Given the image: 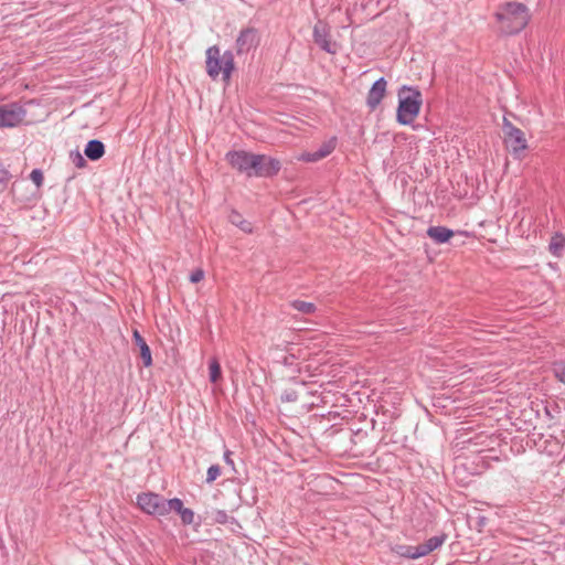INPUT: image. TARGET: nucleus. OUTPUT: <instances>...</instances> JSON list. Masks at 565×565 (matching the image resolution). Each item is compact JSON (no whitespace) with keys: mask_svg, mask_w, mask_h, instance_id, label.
<instances>
[{"mask_svg":"<svg viewBox=\"0 0 565 565\" xmlns=\"http://www.w3.org/2000/svg\"><path fill=\"white\" fill-rule=\"evenodd\" d=\"M315 43L327 53H335L334 45L331 43L330 34L327 25L319 21L313 26Z\"/></svg>","mask_w":565,"mask_h":565,"instance_id":"11","label":"nucleus"},{"mask_svg":"<svg viewBox=\"0 0 565 565\" xmlns=\"http://www.w3.org/2000/svg\"><path fill=\"white\" fill-rule=\"evenodd\" d=\"M422 93L417 87L404 85L398 92L396 120L398 124L411 125L420 111Z\"/></svg>","mask_w":565,"mask_h":565,"instance_id":"2","label":"nucleus"},{"mask_svg":"<svg viewBox=\"0 0 565 565\" xmlns=\"http://www.w3.org/2000/svg\"><path fill=\"white\" fill-rule=\"evenodd\" d=\"M503 130L505 132L504 143L515 158H520L521 153L527 148V141L521 129L513 126L504 119Z\"/></svg>","mask_w":565,"mask_h":565,"instance_id":"7","label":"nucleus"},{"mask_svg":"<svg viewBox=\"0 0 565 565\" xmlns=\"http://www.w3.org/2000/svg\"><path fill=\"white\" fill-rule=\"evenodd\" d=\"M290 307L305 315H311L317 310V307L313 302L303 300H294L290 302Z\"/></svg>","mask_w":565,"mask_h":565,"instance_id":"19","label":"nucleus"},{"mask_svg":"<svg viewBox=\"0 0 565 565\" xmlns=\"http://www.w3.org/2000/svg\"><path fill=\"white\" fill-rule=\"evenodd\" d=\"M427 235L434 239L435 243L443 244L452 237L454 232L445 226H430L427 230Z\"/></svg>","mask_w":565,"mask_h":565,"instance_id":"16","label":"nucleus"},{"mask_svg":"<svg viewBox=\"0 0 565 565\" xmlns=\"http://www.w3.org/2000/svg\"><path fill=\"white\" fill-rule=\"evenodd\" d=\"M204 278V271L202 269H195L190 275L191 282H199Z\"/></svg>","mask_w":565,"mask_h":565,"instance_id":"30","label":"nucleus"},{"mask_svg":"<svg viewBox=\"0 0 565 565\" xmlns=\"http://www.w3.org/2000/svg\"><path fill=\"white\" fill-rule=\"evenodd\" d=\"M223 459L227 466H230L233 470L235 469L234 460L232 459V451L226 450L224 452Z\"/></svg>","mask_w":565,"mask_h":565,"instance_id":"31","label":"nucleus"},{"mask_svg":"<svg viewBox=\"0 0 565 565\" xmlns=\"http://www.w3.org/2000/svg\"><path fill=\"white\" fill-rule=\"evenodd\" d=\"M228 221L244 233H252L253 225L245 220L237 211L233 210L228 215Z\"/></svg>","mask_w":565,"mask_h":565,"instance_id":"17","label":"nucleus"},{"mask_svg":"<svg viewBox=\"0 0 565 565\" xmlns=\"http://www.w3.org/2000/svg\"><path fill=\"white\" fill-rule=\"evenodd\" d=\"M260 43L259 31L254 26L243 28L235 41L237 56H246L254 53Z\"/></svg>","mask_w":565,"mask_h":565,"instance_id":"6","label":"nucleus"},{"mask_svg":"<svg viewBox=\"0 0 565 565\" xmlns=\"http://www.w3.org/2000/svg\"><path fill=\"white\" fill-rule=\"evenodd\" d=\"M228 514L224 510H216L214 512V521L218 524H226L228 522Z\"/></svg>","mask_w":565,"mask_h":565,"instance_id":"28","label":"nucleus"},{"mask_svg":"<svg viewBox=\"0 0 565 565\" xmlns=\"http://www.w3.org/2000/svg\"><path fill=\"white\" fill-rule=\"evenodd\" d=\"M252 177L256 178H270L277 175L280 171L281 164L278 159L267 157L265 154H255Z\"/></svg>","mask_w":565,"mask_h":565,"instance_id":"9","label":"nucleus"},{"mask_svg":"<svg viewBox=\"0 0 565 565\" xmlns=\"http://www.w3.org/2000/svg\"><path fill=\"white\" fill-rule=\"evenodd\" d=\"M84 153L89 160L97 161L105 154V146L100 140L92 139L86 143Z\"/></svg>","mask_w":565,"mask_h":565,"instance_id":"15","label":"nucleus"},{"mask_svg":"<svg viewBox=\"0 0 565 565\" xmlns=\"http://www.w3.org/2000/svg\"><path fill=\"white\" fill-rule=\"evenodd\" d=\"M221 475V467L218 465H212L209 467L206 472V482H214Z\"/></svg>","mask_w":565,"mask_h":565,"instance_id":"23","label":"nucleus"},{"mask_svg":"<svg viewBox=\"0 0 565 565\" xmlns=\"http://www.w3.org/2000/svg\"><path fill=\"white\" fill-rule=\"evenodd\" d=\"M30 178L38 186L43 182V173L40 169L32 170Z\"/></svg>","mask_w":565,"mask_h":565,"instance_id":"29","label":"nucleus"},{"mask_svg":"<svg viewBox=\"0 0 565 565\" xmlns=\"http://www.w3.org/2000/svg\"><path fill=\"white\" fill-rule=\"evenodd\" d=\"M170 502H172L171 511H174L180 515L184 525H191L194 523V512L191 509L185 508L181 499L173 498L170 499Z\"/></svg>","mask_w":565,"mask_h":565,"instance_id":"13","label":"nucleus"},{"mask_svg":"<svg viewBox=\"0 0 565 565\" xmlns=\"http://www.w3.org/2000/svg\"><path fill=\"white\" fill-rule=\"evenodd\" d=\"M553 372L555 377L565 384V361H556L553 364Z\"/></svg>","mask_w":565,"mask_h":565,"instance_id":"22","label":"nucleus"},{"mask_svg":"<svg viewBox=\"0 0 565 565\" xmlns=\"http://www.w3.org/2000/svg\"><path fill=\"white\" fill-rule=\"evenodd\" d=\"M234 70V53L230 50L222 55L217 46H211L206 51V72L212 79H216L222 73L223 79L228 82Z\"/></svg>","mask_w":565,"mask_h":565,"instance_id":"3","label":"nucleus"},{"mask_svg":"<svg viewBox=\"0 0 565 565\" xmlns=\"http://www.w3.org/2000/svg\"><path fill=\"white\" fill-rule=\"evenodd\" d=\"M321 159H322V157L319 154L318 151H308V152H303L299 156V160L305 161V162H317Z\"/></svg>","mask_w":565,"mask_h":565,"instance_id":"25","label":"nucleus"},{"mask_svg":"<svg viewBox=\"0 0 565 565\" xmlns=\"http://www.w3.org/2000/svg\"><path fill=\"white\" fill-rule=\"evenodd\" d=\"M298 399V393L295 390H286L280 395V401L284 403H291Z\"/></svg>","mask_w":565,"mask_h":565,"instance_id":"26","label":"nucleus"},{"mask_svg":"<svg viewBox=\"0 0 565 565\" xmlns=\"http://www.w3.org/2000/svg\"><path fill=\"white\" fill-rule=\"evenodd\" d=\"M386 81L384 77L376 79L370 88L366 97V105L370 109H375L382 102L386 92Z\"/></svg>","mask_w":565,"mask_h":565,"instance_id":"12","label":"nucleus"},{"mask_svg":"<svg viewBox=\"0 0 565 565\" xmlns=\"http://www.w3.org/2000/svg\"><path fill=\"white\" fill-rule=\"evenodd\" d=\"M548 249L553 256L561 257L565 250V236L556 233L550 242Z\"/></svg>","mask_w":565,"mask_h":565,"instance_id":"18","label":"nucleus"},{"mask_svg":"<svg viewBox=\"0 0 565 565\" xmlns=\"http://www.w3.org/2000/svg\"><path fill=\"white\" fill-rule=\"evenodd\" d=\"M10 178V172L7 169L0 168V193L7 189Z\"/></svg>","mask_w":565,"mask_h":565,"instance_id":"27","label":"nucleus"},{"mask_svg":"<svg viewBox=\"0 0 565 565\" xmlns=\"http://www.w3.org/2000/svg\"><path fill=\"white\" fill-rule=\"evenodd\" d=\"M132 339L135 344L140 350V356L142 359L143 365L146 367H149L152 364V355L149 345L147 344L146 340L142 338L138 330H134Z\"/></svg>","mask_w":565,"mask_h":565,"instance_id":"14","label":"nucleus"},{"mask_svg":"<svg viewBox=\"0 0 565 565\" xmlns=\"http://www.w3.org/2000/svg\"><path fill=\"white\" fill-rule=\"evenodd\" d=\"M136 503L143 513L152 516H166L171 512L172 507L170 499L151 491L139 493Z\"/></svg>","mask_w":565,"mask_h":565,"instance_id":"4","label":"nucleus"},{"mask_svg":"<svg viewBox=\"0 0 565 565\" xmlns=\"http://www.w3.org/2000/svg\"><path fill=\"white\" fill-rule=\"evenodd\" d=\"M335 146L337 138L332 137L329 140L324 141L316 151H318L323 159L334 151Z\"/></svg>","mask_w":565,"mask_h":565,"instance_id":"21","label":"nucleus"},{"mask_svg":"<svg viewBox=\"0 0 565 565\" xmlns=\"http://www.w3.org/2000/svg\"><path fill=\"white\" fill-rule=\"evenodd\" d=\"M26 115L24 107L18 103L0 105V128L19 126Z\"/></svg>","mask_w":565,"mask_h":565,"instance_id":"8","label":"nucleus"},{"mask_svg":"<svg viewBox=\"0 0 565 565\" xmlns=\"http://www.w3.org/2000/svg\"><path fill=\"white\" fill-rule=\"evenodd\" d=\"M255 153L247 152L245 150H232L226 153V160L228 163L239 172L245 173L247 177H252Z\"/></svg>","mask_w":565,"mask_h":565,"instance_id":"10","label":"nucleus"},{"mask_svg":"<svg viewBox=\"0 0 565 565\" xmlns=\"http://www.w3.org/2000/svg\"><path fill=\"white\" fill-rule=\"evenodd\" d=\"M209 376H210V381L212 383H216L220 379H221V365L217 361V359L213 358L210 360L209 362Z\"/></svg>","mask_w":565,"mask_h":565,"instance_id":"20","label":"nucleus"},{"mask_svg":"<svg viewBox=\"0 0 565 565\" xmlns=\"http://www.w3.org/2000/svg\"><path fill=\"white\" fill-rule=\"evenodd\" d=\"M70 159L76 168H84L86 166V160L78 150L71 151Z\"/></svg>","mask_w":565,"mask_h":565,"instance_id":"24","label":"nucleus"},{"mask_svg":"<svg viewBox=\"0 0 565 565\" xmlns=\"http://www.w3.org/2000/svg\"><path fill=\"white\" fill-rule=\"evenodd\" d=\"M493 17L498 24V32L504 36L521 33L531 21L530 9L516 1L498 4Z\"/></svg>","mask_w":565,"mask_h":565,"instance_id":"1","label":"nucleus"},{"mask_svg":"<svg viewBox=\"0 0 565 565\" xmlns=\"http://www.w3.org/2000/svg\"><path fill=\"white\" fill-rule=\"evenodd\" d=\"M447 540V534L440 533L438 535H435L433 537H429L427 541H425L422 544L418 545H405L401 546L399 554L403 557L409 558V559H417L420 557H424L431 552L438 550L444 545V543Z\"/></svg>","mask_w":565,"mask_h":565,"instance_id":"5","label":"nucleus"}]
</instances>
